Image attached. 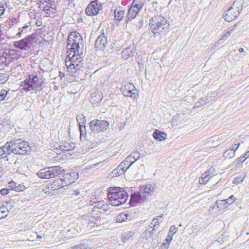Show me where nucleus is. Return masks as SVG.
Wrapping results in <instances>:
<instances>
[{
    "instance_id": "obj_30",
    "label": "nucleus",
    "mask_w": 249,
    "mask_h": 249,
    "mask_svg": "<svg viewBox=\"0 0 249 249\" xmlns=\"http://www.w3.org/2000/svg\"><path fill=\"white\" fill-rule=\"evenodd\" d=\"M139 13V12L138 11L137 9H135L131 6L127 13V18L128 20H132L137 16Z\"/></svg>"
},
{
    "instance_id": "obj_52",
    "label": "nucleus",
    "mask_w": 249,
    "mask_h": 249,
    "mask_svg": "<svg viewBox=\"0 0 249 249\" xmlns=\"http://www.w3.org/2000/svg\"><path fill=\"white\" fill-rule=\"evenodd\" d=\"M173 234L168 233L167 236L165 239V242L170 244L173 237Z\"/></svg>"
},
{
    "instance_id": "obj_26",
    "label": "nucleus",
    "mask_w": 249,
    "mask_h": 249,
    "mask_svg": "<svg viewBox=\"0 0 249 249\" xmlns=\"http://www.w3.org/2000/svg\"><path fill=\"white\" fill-rule=\"evenodd\" d=\"M154 138L158 141H162L167 139V134L164 132H160L156 129L153 134Z\"/></svg>"
},
{
    "instance_id": "obj_12",
    "label": "nucleus",
    "mask_w": 249,
    "mask_h": 249,
    "mask_svg": "<svg viewBox=\"0 0 249 249\" xmlns=\"http://www.w3.org/2000/svg\"><path fill=\"white\" fill-rule=\"evenodd\" d=\"M34 39L32 36H28L26 37L14 42V46L21 50H27L29 48V42Z\"/></svg>"
},
{
    "instance_id": "obj_32",
    "label": "nucleus",
    "mask_w": 249,
    "mask_h": 249,
    "mask_svg": "<svg viewBox=\"0 0 249 249\" xmlns=\"http://www.w3.org/2000/svg\"><path fill=\"white\" fill-rule=\"evenodd\" d=\"M131 198L134 202L137 203L141 202V201H143L145 199L144 197L141 195V193L140 191L132 194L131 195Z\"/></svg>"
},
{
    "instance_id": "obj_2",
    "label": "nucleus",
    "mask_w": 249,
    "mask_h": 249,
    "mask_svg": "<svg viewBox=\"0 0 249 249\" xmlns=\"http://www.w3.org/2000/svg\"><path fill=\"white\" fill-rule=\"evenodd\" d=\"M128 194L123 188H114L110 189L108 193L107 198L110 204L114 206L123 204L127 200Z\"/></svg>"
},
{
    "instance_id": "obj_40",
    "label": "nucleus",
    "mask_w": 249,
    "mask_h": 249,
    "mask_svg": "<svg viewBox=\"0 0 249 249\" xmlns=\"http://www.w3.org/2000/svg\"><path fill=\"white\" fill-rule=\"evenodd\" d=\"M124 15V11L123 10L119 11L117 12L115 11V18L116 20L120 21Z\"/></svg>"
},
{
    "instance_id": "obj_48",
    "label": "nucleus",
    "mask_w": 249,
    "mask_h": 249,
    "mask_svg": "<svg viewBox=\"0 0 249 249\" xmlns=\"http://www.w3.org/2000/svg\"><path fill=\"white\" fill-rule=\"evenodd\" d=\"M6 7L5 4L2 2L0 3V16L4 14Z\"/></svg>"
},
{
    "instance_id": "obj_9",
    "label": "nucleus",
    "mask_w": 249,
    "mask_h": 249,
    "mask_svg": "<svg viewBox=\"0 0 249 249\" xmlns=\"http://www.w3.org/2000/svg\"><path fill=\"white\" fill-rule=\"evenodd\" d=\"M102 9L101 3L98 0L91 1L85 9V13L89 16H95Z\"/></svg>"
},
{
    "instance_id": "obj_19",
    "label": "nucleus",
    "mask_w": 249,
    "mask_h": 249,
    "mask_svg": "<svg viewBox=\"0 0 249 249\" xmlns=\"http://www.w3.org/2000/svg\"><path fill=\"white\" fill-rule=\"evenodd\" d=\"M8 53H4L6 59L9 58L11 60H17L19 57L20 52L17 50L10 49Z\"/></svg>"
},
{
    "instance_id": "obj_58",
    "label": "nucleus",
    "mask_w": 249,
    "mask_h": 249,
    "mask_svg": "<svg viewBox=\"0 0 249 249\" xmlns=\"http://www.w3.org/2000/svg\"><path fill=\"white\" fill-rule=\"evenodd\" d=\"M18 30L19 32L17 34L18 37H21L22 34H25L26 33V32L23 28H19Z\"/></svg>"
},
{
    "instance_id": "obj_5",
    "label": "nucleus",
    "mask_w": 249,
    "mask_h": 249,
    "mask_svg": "<svg viewBox=\"0 0 249 249\" xmlns=\"http://www.w3.org/2000/svg\"><path fill=\"white\" fill-rule=\"evenodd\" d=\"M81 218L83 225H86L89 229L98 227L102 223V219L100 216H95L90 213L82 215Z\"/></svg>"
},
{
    "instance_id": "obj_31",
    "label": "nucleus",
    "mask_w": 249,
    "mask_h": 249,
    "mask_svg": "<svg viewBox=\"0 0 249 249\" xmlns=\"http://www.w3.org/2000/svg\"><path fill=\"white\" fill-rule=\"evenodd\" d=\"M236 26L237 25L235 24L233 26L229 28L227 31H225L224 34L220 40H226L230 36L231 34L234 31Z\"/></svg>"
},
{
    "instance_id": "obj_11",
    "label": "nucleus",
    "mask_w": 249,
    "mask_h": 249,
    "mask_svg": "<svg viewBox=\"0 0 249 249\" xmlns=\"http://www.w3.org/2000/svg\"><path fill=\"white\" fill-rule=\"evenodd\" d=\"M236 9L234 11L233 6H231L226 12V15L224 16V19L228 22H231L235 19L239 15V7L236 6Z\"/></svg>"
},
{
    "instance_id": "obj_42",
    "label": "nucleus",
    "mask_w": 249,
    "mask_h": 249,
    "mask_svg": "<svg viewBox=\"0 0 249 249\" xmlns=\"http://www.w3.org/2000/svg\"><path fill=\"white\" fill-rule=\"evenodd\" d=\"M8 91L6 89H2L0 91V101H3L6 98V100L8 99V97H7Z\"/></svg>"
},
{
    "instance_id": "obj_55",
    "label": "nucleus",
    "mask_w": 249,
    "mask_h": 249,
    "mask_svg": "<svg viewBox=\"0 0 249 249\" xmlns=\"http://www.w3.org/2000/svg\"><path fill=\"white\" fill-rule=\"evenodd\" d=\"M240 145V143H235L234 144H232L229 149H231L233 151H234L235 152L236 150L238 149Z\"/></svg>"
},
{
    "instance_id": "obj_41",
    "label": "nucleus",
    "mask_w": 249,
    "mask_h": 249,
    "mask_svg": "<svg viewBox=\"0 0 249 249\" xmlns=\"http://www.w3.org/2000/svg\"><path fill=\"white\" fill-rule=\"evenodd\" d=\"M154 231L155 230L153 229H150V228L149 227V228L146 230L144 232V237H145L146 239H148V238L152 237Z\"/></svg>"
},
{
    "instance_id": "obj_18",
    "label": "nucleus",
    "mask_w": 249,
    "mask_h": 249,
    "mask_svg": "<svg viewBox=\"0 0 249 249\" xmlns=\"http://www.w3.org/2000/svg\"><path fill=\"white\" fill-rule=\"evenodd\" d=\"M37 176L41 178L50 179L52 178L50 167L40 170L37 173Z\"/></svg>"
},
{
    "instance_id": "obj_54",
    "label": "nucleus",
    "mask_w": 249,
    "mask_h": 249,
    "mask_svg": "<svg viewBox=\"0 0 249 249\" xmlns=\"http://www.w3.org/2000/svg\"><path fill=\"white\" fill-rule=\"evenodd\" d=\"M244 178H241V177H236L233 180V183L237 184L239 183L240 182H241L243 181L244 179Z\"/></svg>"
},
{
    "instance_id": "obj_10",
    "label": "nucleus",
    "mask_w": 249,
    "mask_h": 249,
    "mask_svg": "<svg viewBox=\"0 0 249 249\" xmlns=\"http://www.w3.org/2000/svg\"><path fill=\"white\" fill-rule=\"evenodd\" d=\"M101 34L98 36L95 42V47L97 50L104 51L107 44V38L105 35L104 30L101 31Z\"/></svg>"
},
{
    "instance_id": "obj_25",
    "label": "nucleus",
    "mask_w": 249,
    "mask_h": 249,
    "mask_svg": "<svg viewBox=\"0 0 249 249\" xmlns=\"http://www.w3.org/2000/svg\"><path fill=\"white\" fill-rule=\"evenodd\" d=\"M39 80H40V79L36 75L30 76L28 79H26L23 82L21 86L23 87V89L24 90V86H25V85H28L27 84L29 83V85L31 86L36 83Z\"/></svg>"
},
{
    "instance_id": "obj_60",
    "label": "nucleus",
    "mask_w": 249,
    "mask_h": 249,
    "mask_svg": "<svg viewBox=\"0 0 249 249\" xmlns=\"http://www.w3.org/2000/svg\"><path fill=\"white\" fill-rule=\"evenodd\" d=\"M169 244L167 243H163L161 246L160 249H167L169 248Z\"/></svg>"
},
{
    "instance_id": "obj_3",
    "label": "nucleus",
    "mask_w": 249,
    "mask_h": 249,
    "mask_svg": "<svg viewBox=\"0 0 249 249\" xmlns=\"http://www.w3.org/2000/svg\"><path fill=\"white\" fill-rule=\"evenodd\" d=\"M11 153L15 154L26 155L30 153L31 147L29 143L21 139L8 142Z\"/></svg>"
},
{
    "instance_id": "obj_22",
    "label": "nucleus",
    "mask_w": 249,
    "mask_h": 249,
    "mask_svg": "<svg viewBox=\"0 0 249 249\" xmlns=\"http://www.w3.org/2000/svg\"><path fill=\"white\" fill-rule=\"evenodd\" d=\"M52 178L65 173V170L60 166H53L50 167Z\"/></svg>"
},
{
    "instance_id": "obj_47",
    "label": "nucleus",
    "mask_w": 249,
    "mask_h": 249,
    "mask_svg": "<svg viewBox=\"0 0 249 249\" xmlns=\"http://www.w3.org/2000/svg\"><path fill=\"white\" fill-rule=\"evenodd\" d=\"M79 130L80 132V136L81 137L82 136H84L86 135V127L85 124H80L79 125Z\"/></svg>"
},
{
    "instance_id": "obj_7",
    "label": "nucleus",
    "mask_w": 249,
    "mask_h": 249,
    "mask_svg": "<svg viewBox=\"0 0 249 249\" xmlns=\"http://www.w3.org/2000/svg\"><path fill=\"white\" fill-rule=\"evenodd\" d=\"M109 124L106 120L94 119L89 123L90 130L94 133L106 131L109 127Z\"/></svg>"
},
{
    "instance_id": "obj_49",
    "label": "nucleus",
    "mask_w": 249,
    "mask_h": 249,
    "mask_svg": "<svg viewBox=\"0 0 249 249\" xmlns=\"http://www.w3.org/2000/svg\"><path fill=\"white\" fill-rule=\"evenodd\" d=\"M74 249H88V247L87 245L80 243L76 246L74 247Z\"/></svg>"
},
{
    "instance_id": "obj_34",
    "label": "nucleus",
    "mask_w": 249,
    "mask_h": 249,
    "mask_svg": "<svg viewBox=\"0 0 249 249\" xmlns=\"http://www.w3.org/2000/svg\"><path fill=\"white\" fill-rule=\"evenodd\" d=\"M101 100L102 98L101 97L100 93L95 92L94 94H92L90 102L92 104H94L95 103H99Z\"/></svg>"
},
{
    "instance_id": "obj_20",
    "label": "nucleus",
    "mask_w": 249,
    "mask_h": 249,
    "mask_svg": "<svg viewBox=\"0 0 249 249\" xmlns=\"http://www.w3.org/2000/svg\"><path fill=\"white\" fill-rule=\"evenodd\" d=\"M9 142H7L4 145L0 147V159L6 158L11 153L10 148H9Z\"/></svg>"
},
{
    "instance_id": "obj_16",
    "label": "nucleus",
    "mask_w": 249,
    "mask_h": 249,
    "mask_svg": "<svg viewBox=\"0 0 249 249\" xmlns=\"http://www.w3.org/2000/svg\"><path fill=\"white\" fill-rule=\"evenodd\" d=\"M93 210L99 213H105L108 209V205L104 201L94 202Z\"/></svg>"
},
{
    "instance_id": "obj_33",
    "label": "nucleus",
    "mask_w": 249,
    "mask_h": 249,
    "mask_svg": "<svg viewBox=\"0 0 249 249\" xmlns=\"http://www.w3.org/2000/svg\"><path fill=\"white\" fill-rule=\"evenodd\" d=\"M235 156V151L231 149H228L223 153V157L224 159H231Z\"/></svg>"
},
{
    "instance_id": "obj_38",
    "label": "nucleus",
    "mask_w": 249,
    "mask_h": 249,
    "mask_svg": "<svg viewBox=\"0 0 249 249\" xmlns=\"http://www.w3.org/2000/svg\"><path fill=\"white\" fill-rule=\"evenodd\" d=\"M8 209L4 206L0 207V219L5 218L8 215Z\"/></svg>"
},
{
    "instance_id": "obj_21",
    "label": "nucleus",
    "mask_w": 249,
    "mask_h": 249,
    "mask_svg": "<svg viewBox=\"0 0 249 249\" xmlns=\"http://www.w3.org/2000/svg\"><path fill=\"white\" fill-rule=\"evenodd\" d=\"M226 203V201L224 200H217L213 206L210 207V210L212 209V211L216 212L218 209L220 210L227 208V206Z\"/></svg>"
},
{
    "instance_id": "obj_51",
    "label": "nucleus",
    "mask_w": 249,
    "mask_h": 249,
    "mask_svg": "<svg viewBox=\"0 0 249 249\" xmlns=\"http://www.w3.org/2000/svg\"><path fill=\"white\" fill-rule=\"evenodd\" d=\"M245 160V159H244L243 157H240L237 158L235 160L236 161V166L238 165L241 163L244 162Z\"/></svg>"
},
{
    "instance_id": "obj_4",
    "label": "nucleus",
    "mask_w": 249,
    "mask_h": 249,
    "mask_svg": "<svg viewBox=\"0 0 249 249\" xmlns=\"http://www.w3.org/2000/svg\"><path fill=\"white\" fill-rule=\"evenodd\" d=\"M83 51L81 52H76L71 56V54H69V60L66 61V65L68 68L71 69L83 71V59L81 56L83 54Z\"/></svg>"
},
{
    "instance_id": "obj_46",
    "label": "nucleus",
    "mask_w": 249,
    "mask_h": 249,
    "mask_svg": "<svg viewBox=\"0 0 249 249\" xmlns=\"http://www.w3.org/2000/svg\"><path fill=\"white\" fill-rule=\"evenodd\" d=\"M224 200L226 201V204L228 207L229 205L231 204L233 202H234L235 200V197L232 195L229 198L225 199Z\"/></svg>"
},
{
    "instance_id": "obj_44",
    "label": "nucleus",
    "mask_w": 249,
    "mask_h": 249,
    "mask_svg": "<svg viewBox=\"0 0 249 249\" xmlns=\"http://www.w3.org/2000/svg\"><path fill=\"white\" fill-rule=\"evenodd\" d=\"M129 156L132 157V160H133L135 162L139 160L141 157L140 153L137 151L133 152Z\"/></svg>"
},
{
    "instance_id": "obj_28",
    "label": "nucleus",
    "mask_w": 249,
    "mask_h": 249,
    "mask_svg": "<svg viewBox=\"0 0 249 249\" xmlns=\"http://www.w3.org/2000/svg\"><path fill=\"white\" fill-rule=\"evenodd\" d=\"M222 136H214L209 139L208 142L212 143V145L213 147L217 146L219 144V142L222 140Z\"/></svg>"
},
{
    "instance_id": "obj_43",
    "label": "nucleus",
    "mask_w": 249,
    "mask_h": 249,
    "mask_svg": "<svg viewBox=\"0 0 249 249\" xmlns=\"http://www.w3.org/2000/svg\"><path fill=\"white\" fill-rule=\"evenodd\" d=\"M76 120L79 123V125L81 124H84L86 122V119L85 116L81 114H79L77 116Z\"/></svg>"
},
{
    "instance_id": "obj_64",
    "label": "nucleus",
    "mask_w": 249,
    "mask_h": 249,
    "mask_svg": "<svg viewBox=\"0 0 249 249\" xmlns=\"http://www.w3.org/2000/svg\"><path fill=\"white\" fill-rule=\"evenodd\" d=\"M163 214H161L160 215L158 216L156 218H158V221H160L161 220H162L163 217Z\"/></svg>"
},
{
    "instance_id": "obj_24",
    "label": "nucleus",
    "mask_w": 249,
    "mask_h": 249,
    "mask_svg": "<svg viewBox=\"0 0 249 249\" xmlns=\"http://www.w3.org/2000/svg\"><path fill=\"white\" fill-rule=\"evenodd\" d=\"M128 168L129 166L125 167L124 165H122L121 162L117 168L113 170L112 173L116 176H119L124 173Z\"/></svg>"
},
{
    "instance_id": "obj_6",
    "label": "nucleus",
    "mask_w": 249,
    "mask_h": 249,
    "mask_svg": "<svg viewBox=\"0 0 249 249\" xmlns=\"http://www.w3.org/2000/svg\"><path fill=\"white\" fill-rule=\"evenodd\" d=\"M72 34H70L68 37L67 48L71 52L75 53L76 52H81L83 50L84 44L82 37L74 39L72 37Z\"/></svg>"
},
{
    "instance_id": "obj_13",
    "label": "nucleus",
    "mask_w": 249,
    "mask_h": 249,
    "mask_svg": "<svg viewBox=\"0 0 249 249\" xmlns=\"http://www.w3.org/2000/svg\"><path fill=\"white\" fill-rule=\"evenodd\" d=\"M64 186H66V185L64 181V179L59 178L54 180L50 185V187H46L45 189H43V191L45 192V193H47L50 188H51V190H56Z\"/></svg>"
},
{
    "instance_id": "obj_56",
    "label": "nucleus",
    "mask_w": 249,
    "mask_h": 249,
    "mask_svg": "<svg viewBox=\"0 0 249 249\" xmlns=\"http://www.w3.org/2000/svg\"><path fill=\"white\" fill-rule=\"evenodd\" d=\"M71 34L73 35V36H72V37L74 39L78 38L79 37H82L80 34L77 32L71 33Z\"/></svg>"
},
{
    "instance_id": "obj_23",
    "label": "nucleus",
    "mask_w": 249,
    "mask_h": 249,
    "mask_svg": "<svg viewBox=\"0 0 249 249\" xmlns=\"http://www.w3.org/2000/svg\"><path fill=\"white\" fill-rule=\"evenodd\" d=\"M130 213L128 211H124L119 214L116 218L117 222L122 223L130 219Z\"/></svg>"
},
{
    "instance_id": "obj_45",
    "label": "nucleus",
    "mask_w": 249,
    "mask_h": 249,
    "mask_svg": "<svg viewBox=\"0 0 249 249\" xmlns=\"http://www.w3.org/2000/svg\"><path fill=\"white\" fill-rule=\"evenodd\" d=\"M25 189V187L22 184H18V185H16L14 188V190L17 192L23 191Z\"/></svg>"
},
{
    "instance_id": "obj_29",
    "label": "nucleus",
    "mask_w": 249,
    "mask_h": 249,
    "mask_svg": "<svg viewBox=\"0 0 249 249\" xmlns=\"http://www.w3.org/2000/svg\"><path fill=\"white\" fill-rule=\"evenodd\" d=\"M144 4V0H134L131 7L135 9H137L138 12L142 8Z\"/></svg>"
},
{
    "instance_id": "obj_37",
    "label": "nucleus",
    "mask_w": 249,
    "mask_h": 249,
    "mask_svg": "<svg viewBox=\"0 0 249 249\" xmlns=\"http://www.w3.org/2000/svg\"><path fill=\"white\" fill-rule=\"evenodd\" d=\"M210 178V174L206 173L202 174L199 180V183L200 184H205L207 182Z\"/></svg>"
},
{
    "instance_id": "obj_27",
    "label": "nucleus",
    "mask_w": 249,
    "mask_h": 249,
    "mask_svg": "<svg viewBox=\"0 0 249 249\" xmlns=\"http://www.w3.org/2000/svg\"><path fill=\"white\" fill-rule=\"evenodd\" d=\"M59 149L63 151H68L72 150L74 147V143L69 142H64L59 145Z\"/></svg>"
},
{
    "instance_id": "obj_50",
    "label": "nucleus",
    "mask_w": 249,
    "mask_h": 249,
    "mask_svg": "<svg viewBox=\"0 0 249 249\" xmlns=\"http://www.w3.org/2000/svg\"><path fill=\"white\" fill-rule=\"evenodd\" d=\"M177 231V228L175 226H172L170 228L168 233L173 234V235Z\"/></svg>"
},
{
    "instance_id": "obj_62",
    "label": "nucleus",
    "mask_w": 249,
    "mask_h": 249,
    "mask_svg": "<svg viewBox=\"0 0 249 249\" xmlns=\"http://www.w3.org/2000/svg\"><path fill=\"white\" fill-rule=\"evenodd\" d=\"M80 191L78 190H75L74 193L72 194V195L77 196L80 194Z\"/></svg>"
},
{
    "instance_id": "obj_63",
    "label": "nucleus",
    "mask_w": 249,
    "mask_h": 249,
    "mask_svg": "<svg viewBox=\"0 0 249 249\" xmlns=\"http://www.w3.org/2000/svg\"><path fill=\"white\" fill-rule=\"evenodd\" d=\"M243 157L245 160L249 157V150L244 154Z\"/></svg>"
},
{
    "instance_id": "obj_57",
    "label": "nucleus",
    "mask_w": 249,
    "mask_h": 249,
    "mask_svg": "<svg viewBox=\"0 0 249 249\" xmlns=\"http://www.w3.org/2000/svg\"><path fill=\"white\" fill-rule=\"evenodd\" d=\"M214 172H215L214 168L213 167H211V168H210V169L208 170V171L206 172L205 173L207 174H210V176L211 175H213V173H214Z\"/></svg>"
},
{
    "instance_id": "obj_61",
    "label": "nucleus",
    "mask_w": 249,
    "mask_h": 249,
    "mask_svg": "<svg viewBox=\"0 0 249 249\" xmlns=\"http://www.w3.org/2000/svg\"><path fill=\"white\" fill-rule=\"evenodd\" d=\"M9 184L11 189L14 190V188L16 187L17 183L13 181H11L9 182Z\"/></svg>"
},
{
    "instance_id": "obj_15",
    "label": "nucleus",
    "mask_w": 249,
    "mask_h": 249,
    "mask_svg": "<svg viewBox=\"0 0 249 249\" xmlns=\"http://www.w3.org/2000/svg\"><path fill=\"white\" fill-rule=\"evenodd\" d=\"M154 190V185L148 184L141 186L139 191L141 193V195L145 198L146 196L152 195L153 193Z\"/></svg>"
},
{
    "instance_id": "obj_59",
    "label": "nucleus",
    "mask_w": 249,
    "mask_h": 249,
    "mask_svg": "<svg viewBox=\"0 0 249 249\" xmlns=\"http://www.w3.org/2000/svg\"><path fill=\"white\" fill-rule=\"evenodd\" d=\"M9 193V190L7 189H2L0 190V194L2 196H5Z\"/></svg>"
},
{
    "instance_id": "obj_53",
    "label": "nucleus",
    "mask_w": 249,
    "mask_h": 249,
    "mask_svg": "<svg viewBox=\"0 0 249 249\" xmlns=\"http://www.w3.org/2000/svg\"><path fill=\"white\" fill-rule=\"evenodd\" d=\"M202 103L201 102H197L195 104V107H193L195 108H198L201 107L202 106L204 105L206 102L204 101H202Z\"/></svg>"
},
{
    "instance_id": "obj_1",
    "label": "nucleus",
    "mask_w": 249,
    "mask_h": 249,
    "mask_svg": "<svg viewBox=\"0 0 249 249\" xmlns=\"http://www.w3.org/2000/svg\"><path fill=\"white\" fill-rule=\"evenodd\" d=\"M150 30L155 37L165 34L169 29V23L162 16H154L150 20Z\"/></svg>"
},
{
    "instance_id": "obj_8",
    "label": "nucleus",
    "mask_w": 249,
    "mask_h": 249,
    "mask_svg": "<svg viewBox=\"0 0 249 249\" xmlns=\"http://www.w3.org/2000/svg\"><path fill=\"white\" fill-rule=\"evenodd\" d=\"M120 90L124 96L130 97L133 99L138 97L137 89L131 83H125L120 88Z\"/></svg>"
},
{
    "instance_id": "obj_14",
    "label": "nucleus",
    "mask_w": 249,
    "mask_h": 249,
    "mask_svg": "<svg viewBox=\"0 0 249 249\" xmlns=\"http://www.w3.org/2000/svg\"><path fill=\"white\" fill-rule=\"evenodd\" d=\"M63 178L66 186H68L75 182L78 178V174L76 172H72L69 174H65Z\"/></svg>"
},
{
    "instance_id": "obj_36",
    "label": "nucleus",
    "mask_w": 249,
    "mask_h": 249,
    "mask_svg": "<svg viewBox=\"0 0 249 249\" xmlns=\"http://www.w3.org/2000/svg\"><path fill=\"white\" fill-rule=\"evenodd\" d=\"M162 220L158 221V218H154L153 219L149 226L150 229H153L155 230L158 228V226L160 225V224L162 222Z\"/></svg>"
},
{
    "instance_id": "obj_35",
    "label": "nucleus",
    "mask_w": 249,
    "mask_h": 249,
    "mask_svg": "<svg viewBox=\"0 0 249 249\" xmlns=\"http://www.w3.org/2000/svg\"><path fill=\"white\" fill-rule=\"evenodd\" d=\"M134 162L132 157L129 155L122 162V165H124L125 167L129 166V168Z\"/></svg>"
},
{
    "instance_id": "obj_17",
    "label": "nucleus",
    "mask_w": 249,
    "mask_h": 249,
    "mask_svg": "<svg viewBox=\"0 0 249 249\" xmlns=\"http://www.w3.org/2000/svg\"><path fill=\"white\" fill-rule=\"evenodd\" d=\"M28 85L24 86V90L26 92L32 90H41L42 89L43 80L40 79L36 83L30 86L29 83Z\"/></svg>"
},
{
    "instance_id": "obj_39",
    "label": "nucleus",
    "mask_w": 249,
    "mask_h": 249,
    "mask_svg": "<svg viewBox=\"0 0 249 249\" xmlns=\"http://www.w3.org/2000/svg\"><path fill=\"white\" fill-rule=\"evenodd\" d=\"M40 3H41L42 4L45 5L43 11L46 13H48V11H49L50 8L53 9V8L51 7V4H52L51 1H50V2H48V1H46V0H41V1H40Z\"/></svg>"
}]
</instances>
